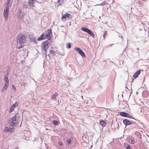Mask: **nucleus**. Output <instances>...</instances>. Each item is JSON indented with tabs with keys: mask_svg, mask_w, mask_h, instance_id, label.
I'll return each mask as SVG.
<instances>
[{
	"mask_svg": "<svg viewBox=\"0 0 149 149\" xmlns=\"http://www.w3.org/2000/svg\"><path fill=\"white\" fill-rule=\"evenodd\" d=\"M52 30L51 29H48L46 31V33H43L38 38L39 41L41 40L46 39L50 40L52 36Z\"/></svg>",
	"mask_w": 149,
	"mask_h": 149,
	"instance_id": "f257e3e1",
	"label": "nucleus"
},
{
	"mask_svg": "<svg viewBox=\"0 0 149 149\" xmlns=\"http://www.w3.org/2000/svg\"><path fill=\"white\" fill-rule=\"evenodd\" d=\"M17 42L20 44H24L26 41V36L22 33H20L17 36Z\"/></svg>",
	"mask_w": 149,
	"mask_h": 149,
	"instance_id": "f03ea898",
	"label": "nucleus"
},
{
	"mask_svg": "<svg viewBox=\"0 0 149 149\" xmlns=\"http://www.w3.org/2000/svg\"><path fill=\"white\" fill-rule=\"evenodd\" d=\"M49 42L47 40L42 42L41 45V49L42 51H44L46 53L48 48L49 47Z\"/></svg>",
	"mask_w": 149,
	"mask_h": 149,
	"instance_id": "7ed1b4c3",
	"label": "nucleus"
},
{
	"mask_svg": "<svg viewBox=\"0 0 149 149\" xmlns=\"http://www.w3.org/2000/svg\"><path fill=\"white\" fill-rule=\"evenodd\" d=\"M17 117L16 116L13 117L10 121L9 124L12 126H16L17 125L18 120L16 119Z\"/></svg>",
	"mask_w": 149,
	"mask_h": 149,
	"instance_id": "20e7f679",
	"label": "nucleus"
},
{
	"mask_svg": "<svg viewBox=\"0 0 149 149\" xmlns=\"http://www.w3.org/2000/svg\"><path fill=\"white\" fill-rule=\"evenodd\" d=\"M81 30L82 31L88 33L92 37H95V35L93 32L91 31L89 29H88L84 27H82L81 28Z\"/></svg>",
	"mask_w": 149,
	"mask_h": 149,
	"instance_id": "39448f33",
	"label": "nucleus"
},
{
	"mask_svg": "<svg viewBox=\"0 0 149 149\" xmlns=\"http://www.w3.org/2000/svg\"><path fill=\"white\" fill-rule=\"evenodd\" d=\"M72 18V16L71 15L68 13H66L62 17L61 20L63 21H65Z\"/></svg>",
	"mask_w": 149,
	"mask_h": 149,
	"instance_id": "423d86ee",
	"label": "nucleus"
},
{
	"mask_svg": "<svg viewBox=\"0 0 149 149\" xmlns=\"http://www.w3.org/2000/svg\"><path fill=\"white\" fill-rule=\"evenodd\" d=\"M9 8L8 4L7 5L6 8L4 9L3 12L4 17L6 19H7L8 16Z\"/></svg>",
	"mask_w": 149,
	"mask_h": 149,
	"instance_id": "0eeeda50",
	"label": "nucleus"
},
{
	"mask_svg": "<svg viewBox=\"0 0 149 149\" xmlns=\"http://www.w3.org/2000/svg\"><path fill=\"white\" fill-rule=\"evenodd\" d=\"M75 49L83 57H85L86 56L85 55L83 52L80 48L77 47H75Z\"/></svg>",
	"mask_w": 149,
	"mask_h": 149,
	"instance_id": "6e6552de",
	"label": "nucleus"
},
{
	"mask_svg": "<svg viewBox=\"0 0 149 149\" xmlns=\"http://www.w3.org/2000/svg\"><path fill=\"white\" fill-rule=\"evenodd\" d=\"M120 115L124 117H127L130 118L131 117V116L127 113L124 112H121L120 113Z\"/></svg>",
	"mask_w": 149,
	"mask_h": 149,
	"instance_id": "1a4fd4ad",
	"label": "nucleus"
},
{
	"mask_svg": "<svg viewBox=\"0 0 149 149\" xmlns=\"http://www.w3.org/2000/svg\"><path fill=\"white\" fill-rule=\"evenodd\" d=\"M18 106V103L17 102L13 104L10 107V108L9 110V112H12L13 110H14L15 108L17 107Z\"/></svg>",
	"mask_w": 149,
	"mask_h": 149,
	"instance_id": "9d476101",
	"label": "nucleus"
},
{
	"mask_svg": "<svg viewBox=\"0 0 149 149\" xmlns=\"http://www.w3.org/2000/svg\"><path fill=\"white\" fill-rule=\"evenodd\" d=\"M123 123L126 126L129 125L133 124L132 123L127 119H125L123 120Z\"/></svg>",
	"mask_w": 149,
	"mask_h": 149,
	"instance_id": "9b49d317",
	"label": "nucleus"
},
{
	"mask_svg": "<svg viewBox=\"0 0 149 149\" xmlns=\"http://www.w3.org/2000/svg\"><path fill=\"white\" fill-rule=\"evenodd\" d=\"M29 5L31 7H34V0H28Z\"/></svg>",
	"mask_w": 149,
	"mask_h": 149,
	"instance_id": "f8f14e48",
	"label": "nucleus"
},
{
	"mask_svg": "<svg viewBox=\"0 0 149 149\" xmlns=\"http://www.w3.org/2000/svg\"><path fill=\"white\" fill-rule=\"evenodd\" d=\"M58 95L57 93H54L51 96V99L52 100H54L56 99L57 97L58 96Z\"/></svg>",
	"mask_w": 149,
	"mask_h": 149,
	"instance_id": "ddd939ff",
	"label": "nucleus"
},
{
	"mask_svg": "<svg viewBox=\"0 0 149 149\" xmlns=\"http://www.w3.org/2000/svg\"><path fill=\"white\" fill-rule=\"evenodd\" d=\"M140 70H139V71H137L133 75L134 77L135 78H136L138 77V75L140 74Z\"/></svg>",
	"mask_w": 149,
	"mask_h": 149,
	"instance_id": "4468645a",
	"label": "nucleus"
},
{
	"mask_svg": "<svg viewBox=\"0 0 149 149\" xmlns=\"http://www.w3.org/2000/svg\"><path fill=\"white\" fill-rule=\"evenodd\" d=\"M106 124V122L104 120H102L100 122V125L102 127H104Z\"/></svg>",
	"mask_w": 149,
	"mask_h": 149,
	"instance_id": "2eb2a0df",
	"label": "nucleus"
},
{
	"mask_svg": "<svg viewBox=\"0 0 149 149\" xmlns=\"http://www.w3.org/2000/svg\"><path fill=\"white\" fill-rule=\"evenodd\" d=\"M58 1L60 6L62 5L64 2L63 0H58Z\"/></svg>",
	"mask_w": 149,
	"mask_h": 149,
	"instance_id": "dca6fc26",
	"label": "nucleus"
},
{
	"mask_svg": "<svg viewBox=\"0 0 149 149\" xmlns=\"http://www.w3.org/2000/svg\"><path fill=\"white\" fill-rule=\"evenodd\" d=\"M71 46L70 44L68 43L66 44V47L68 48H70L71 47Z\"/></svg>",
	"mask_w": 149,
	"mask_h": 149,
	"instance_id": "f3484780",
	"label": "nucleus"
},
{
	"mask_svg": "<svg viewBox=\"0 0 149 149\" xmlns=\"http://www.w3.org/2000/svg\"><path fill=\"white\" fill-rule=\"evenodd\" d=\"M8 84H9V82H6V83H5V84L4 85V87H6L7 88L8 87Z\"/></svg>",
	"mask_w": 149,
	"mask_h": 149,
	"instance_id": "a211bd4d",
	"label": "nucleus"
},
{
	"mask_svg": "<svg viewBox=\"0 0 149 149\" xmlns=\"http://www.w3.org/2000/svg\"><path fill=\"white\" fill-rule=\"evenodd\" d=\"M129 142L130 143L132 144H134L135 143L134 141L132 140H130Z\"/></svg>",
	"mask_w": 149,
	"mask_h": 149,
	"instance_id": "6ab92c4d",
	"label": "nucleus"
},
{
	"mask_svg": "<svg viewBox=\"0 0 149 149\" xmlns=\"http://www.w3.org/2000/svg\"><path fill=\"white\" fill-rule=\"evenodd\" d=\"M54 52L53 50H51L49 52V53L53 55L54 54Z\"/></svg>",
	"mask_w": 149,
	"mask_h": 149,
	"instance_id": "aec40b11",
	"label": "nucleus"
},
{
	"mask_svg": "<svg viewBox=\"0 0 149 149\" xmlns=\"http://www.w3.org/2000/svg\"><path fill=\"white\" fill-rule=\"evenodd\" d=\"M53 123L55 125H57L58 124V123L57 121L56 120H54L53 121Z\"/></svg>",
	"mask_w": 149,
	"mask_h": 149,
	"instance_id": "412c9836",
	"label": "nucleus"
},
{
	"mask_svg": "<svg viewBox=\"0 0 149 149\" xmlns=\"http://www.w3.org/2000/svg\"><path fill=\"white\" fill-rule=\"evenodd\" d=\"M4 80L6 81V82H9V80L8 79V77H5L4 78Z\"/></svg>",
	"mask_w": 149,
	"mask_h": 149,
	"instance_id": "4be33fe9",
	"label": "nucleus"
},
{
	"mask_svg": "<svg viewBox=\"0 0 149 149\" xmlns=\"http://www.w3.org/2000/svg\"><path fill=\"white\" fill-rule=\"evenodd\" d=\"M7 88L6 87H4L2 88V90H1V92H4V91H5V90L7 89Z\"/></svg>",
	"mask_w": 149,
	"mask_h": 149,
	"instance_id": "5701e85b",
	"label": "nucleus"
},
{
	"mask_svg": "<svg viewBox=\"0 0 149 149\" xmlns=\"http://www.w3.org/2000/svg\"><path fill=\"white\" fill-rule=\"evenodd\" d=\"M67 141L68 143L69 144L70 143L71 141V139H67Z\"/></svg>",
	"mask_w": 149,
	"mask_h": 149,
	"instance_id": "b1692460",
	"label": "nucleus"
},
{
	"mask_svg": "<svg viewBox=\"0 0 149 149\" xmlns=\"http://www.w3.org/2000/svg\"><path fill=\"white\" fill-rule=\"evenodd\" d=\"M107 34V31H105V33H104V35H103V36H104V37H105L106 36Z\"/></svg>",
	"mask_w": 149,
	"mask_h": 149,
	"instance_id": "393cba45",
	"label": "nucleus"
},
{
	"mask_svg": "<svg viewBox=\"0 0 149 149\" xmlns=\"http://www.w3.org/2000/svg\"><path fill=\"white\" fill-rule=\"evenodd\" d=\"M8 127L5 128V132H7L8 131Z\"/></svg>",
	"mask_w": 149,
	"mask_h": 149,
	"instance_id": "a878e982",
	"label": "nucleus"
},
{
	"mask_svg": "<svg viewBox=\"0 0 149 149\" xmlns=\"http://www.w3.org/2000/svg\"><path fill=\"white\" fill-rule=\"evenodd\" d=\"M10 0H7V4H6V6H7V4H8V6H9V4L10 3Z\"/></svg>",
	"mask_w": 149,
	"mask_h": 149,
	"instance_id": "bb28decb",
	"label": "nucleus"
},
{
	"mask_svg": "<svg viewBox=\"0 0 149 149\" xmlns=\"http://www.w3.org/2000/svg\"><path fill=\"white\" fill-rule=\"evenodd\" d=\"M12 87L14 89V91H15L16 90V88L15 86L13 85H12Z\"/></svg>",
	"mask_w": 149,
	"mask_h": 149,
	"instance_id": "cd10ccee",
	"label": "nucleus"
},
{
	"mask_svg": "<svg viewBox=\"0 0 149 149\" xmlns=\"http://www.w3.org/2000/svg\"><path fill=\"white\" fill-rule=\"evenodd\" d=\"M102 3L100 5H106L107 4V3Z\"/></svg>",
	"mask_w": 149,
	"mask_h": 149,
	"instance_id": "c85d7f7f",
	"label": "nucleus"
},
{
	"mask_svg": "<svg viewBox=\"0 0 149 149\" xmlns=\"http://www.w3.org/2000/svg\"><path fill=\"white\" fill-rule=\"evenodd\" d=\"M22 46H19L18 47H17V49H20L21 48H22Z\"/></svg>",
	"mask_w": 149,
	"mask_h": 149,
	"instance_id": "c756f323",
	"label": "nucleus"
},
{
	"mask_svg": "<svg viewBox=\"0 0 149 149\" xmlns=\"http://www.w3.org/2000/svg\"><path fill=\"white\" fill-rule=\"evenodd\" d=\"M127 149H130V147L129 146H128L126 147Z\"/></svg>",
	"mask_w": 149,
	"mask_h": 149,
	"instance_id": "7c9ffc66",
	"label": "nucleus"
},
{
	"mask_svg": "<svg viewBox=\"0 0 149 149\" xmlns=\"http://www.w3.org/2000/svg\"><path fill=\"white\" fill-rule=\"evenodd\" d=\"M59 144L60 146H61L62 145V143L61 142H59Z\"/></svg>",
	"mask_w": 149,
	"mask_h": 149,
	"instance_id": "2f4dec72",
	"label": "nucleus"
}]
</instances>
